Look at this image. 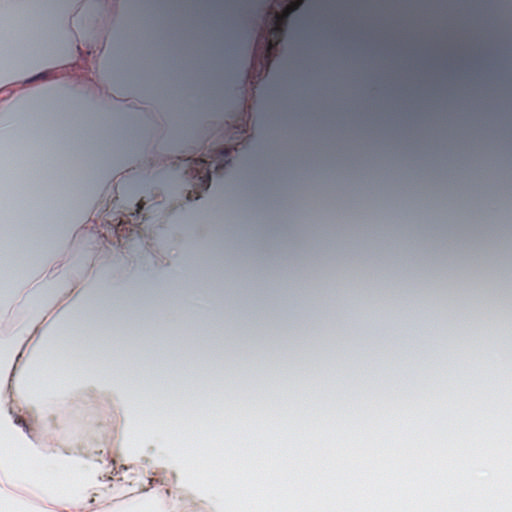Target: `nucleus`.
<instances>
[{
  "instance_id": "obj_1",
  "label": "nucleus",
  "mask_w": 512,
  "mask_h": 512,
  "mask_svg": "<svg viewBox=\"0 0 512 512\" xmlns=\"http://www.w3.org/2000/svg\"><path fill=\"white\" fill-rule=\"evenodd\" d=\"M231 152L229 148H210L205 158H178L173 162L175 170L182 171L187 179L192 180V190L187 194L188 201L198 200L201 193L209 188L212 164L215 171L220 173L231 163Z\"/></svg>"
},
{
  "instance_id": "obj_2",
  "label": "nucleus",
  "mask_w": 512,
  "mask_h": 512,
  "mask_svg": "<svg viewBox=\"0 0 512 512\" xmlns=\"http://www.w3.org/2000/svg\"><path fill=\"white\" fill-rule=\"evenodd\" d=\"M295 8L296 6L290 3L286 5L282 13L267 12L266 21L269 22L270 28L267 35L260 34L258 36L253 55V61L260 64V75L270 67L273 51L282 41L288 16Z\"/></svg>"
},
{
  "instance_id": "obj_3",
  "label": "nucleus",
  "mask_w": 512,
  "mask_h": 512,
  "mask_svg": "<svg viewBox=\"0 0 512 512\" xmlns=\"http://www.w3.org/2000/svg\"><path fill=\"white\" fill-rule=\"evenodd\" d=\"M145 201L143 200V198L136 204L137 208L135 210V213H133L132 215L135 216L137 219L139 218V215L140 213L143 211L144 209V206H145Z\"/></svg>"
},
{
  "instance_id": "obj_4",
  "label": "nucleus",
  "mask_w": 512,
  "mask_h": 512,
  "mask_svg": "<svg viewBox=\"0 0 512 512\" xmlns=\"http://www.w3.org/2000/svg\"><path fill=\"white\" fill-rule=\"evenodd\" d=\"M125 226H126V222H125L123 219H121V220L119 221V223L117 224V226H116V233H117L119 236H121V234H122L123 230L125 229Z\"/></svg>"
},
{
  "instance_id": "obj_5",
  "label": "nucleus",
  "mask_w": 512,
  "mask_h": 512,
  "mask_svg": "<svg viewBox=\"0 0 512 512\" xmlns=\"http://www.w3.org/2000/svg\"><path fill=\"white\" fill-rule=\"evenodd\" d=\"M134 233L139 234V230L131 229L129 236L132 237Z\"/></svg>"
}]
</instances>
